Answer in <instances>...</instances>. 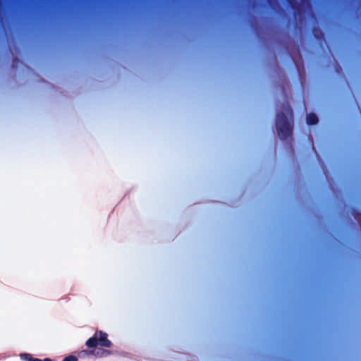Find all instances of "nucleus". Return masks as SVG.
Masks as SVG:
<instances>
[{
	"instance_id": "nucleus-3",
	"label": "nucleus",
	"mask_w": 361,
	"mask_h": 361,
	"mask_svg": "<svg viewBox=\"0 0 361 361\" xmlns=\"http://www.w3.org/2000/svg\"><path fill=\"white\" fill-rule=\"evenodd\" d=\"M319 119L317 116L314 113H310L307 115L306 122L307 125L312 126L318 123Z\"/></svg>"
},
{
	"instance_id": "nucleus-4",
	"label": "nucleus",
	"mask_w": 361,
	"mask_h": 361,
	"mask_svg": "<svg viewBox=\"0 0 361 361\" xmlns=\"http://www.w3.org/2000/svg\"><path fill=\"white\" fill-rule=\"evenodd\" d=\"M20 356L27 361H54L53 360L49 357H46L44 359L35 358L28 353L22 354Z\"/></svg>"
},
{
	"instance_id": "nucleus-1",
	"label": "nucleus",
	"mask_w": 361,
	"mask_h": 361,
	"mask_svg": "<svg viewBox=\"0 0 361 361\" xmlns=\"http://www.w3.org/2000/svg\"><path fill=\"white\" fill-rule=\"evenodd\" d=\"M276 128L281 139L285 140L292 135L293 124L283 112L278 111L276 115Z\"/></svg>"
},
{
	"instance_id": "nucleus-7",
	"label": "nucleus",
	"mask_w": 361,
	"mask_h": 361,
	"mask_svg": "<svg viewBox=\"0 0 361 361\" xmlns=\"http://www.w3.org/2000/svg\"><path fill=\"white\" fill-rule=\"evenodd\" d=\"M313 33H314L315 38H317L318 39H321L324 37L323 33L322 32H320L319 30V29H317V28L313 29Z\"/></svg>"
},
{
	"instance_id": "nucleus-6",
	"label": "nucleus",
	"mask_w": 361,
	"mask_h": 361,
	"mask_svg": "<svg viewBox=\"0 0 361 361\" xmlns=\"http://www.w3.org/2000/svg\"><path fill=\"white\" fill-rule=\"evenodd\" d=\"M284 110L288 115H289L290 117H293V110L287 102L284 104Z\"/></svg>"
},
{
	"instance_id": "nucleus-2",
	"label": "nucleus",
	"mask_w": 361,
	"mask_h": 361,
	"mask_svg": "<svg viewBox=\"0 0 361 361\" xmlns=\"http://www.w3.org/2000/svg\"><path fill=\"white\" fill-rule=\"evenodd\" d=\"M85 345L89 348H96L98 345L105 348H111L113 344L108 338V334L101 330H97L94 335L88 338Z\"/></svg>"
},
{
	"instance_id": "nucleus-8",
	"label": "nucleus",
	"mask_w": 361,
	"mask_h": 361,
	"mask_svg": "<svg viewBox=\"0 0 361 361\" xmlns=\"http://www.w3.org/2000/svg\"><path fill=\"white\" fill-rule=\"evenodd\" d=\"M78 359L75 355H68L65 357L62 361H78Z\"/></svg>"
},
{
	"instance_id": "nucleus-9",
	"label": "nucleus",
	"mask_w": 361,
	"mask_h": 361,
	"mask_svg": "<svg viewBox=\"0 0 361 361\" xmlns=\"http://www.w3.org/2000/svg\"><path fill=\"white\" fill-rule=\"evenodd\" d=\"M311 142H312V144L313 145V140H312V138H311Z\"/></svg>"
},
{
	"instance_id": "nucleus-5",
	"label": "nucleus",
	"mask_w": 361,
	"mask_h": 361,
	"mask_svg": "<svg viewBox=\"0 0 361 361\" xmlns=\"http://www.w3.org/2000/svg\"><path fill=\"white\" fill-rule=\"evenodd\" d=\"M112 352L109 350L106 349H99L95 355L99 357H107L110 355H111Z\"/></svg>"
}]
</instances>
